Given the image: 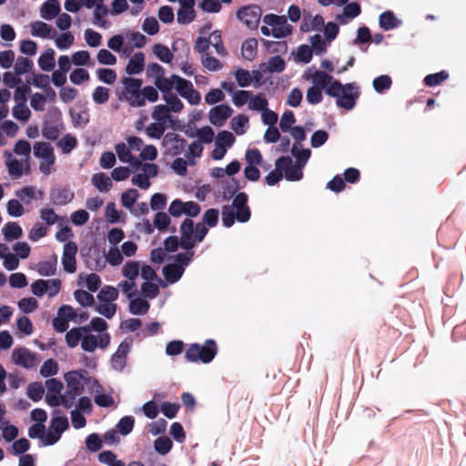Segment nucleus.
Returning <instances> with one entry per match:
<instances>
[{
    "label": "nucleus",
    "mask_w": 466,
    "mask_h": 466,
    "mask_svg": "<svg viewBox=\"0 0 466 466\" xmlns=\"http://www.w3.org/2000/svg\"><path fill=\"white\" fill-rule=\"evenodd\" d=\"M139 198V192L136 188H128L121 194V204L130 209Z\"/></svg>",
    "instance_id": "46"
},
{
    "label": "nucleus",
    "mask_w": 466,
    "mask_h": 466,
    "mask_svg": "<svg viewBox=\"0 0 466 466\" xmlns=\"http://www.w3.org/2000/svg\"><path fill=\"white\" fill-rule=\"evenodd\" d=\"M121 83L123 85V90L119 94L118 98L120 100H126L133 107H140L142 102L139 98L143 81L139 78L127 76L123 77Z\"/></svg>",
    "instance_id": "6"
},
{
    "label": "nucleus",
    "mask_w": 466,
    "mask_h": 466,
    "mask_svg": "<svg viewBox=\"0 0 466 466\" xmlns=\"http://www.w3.org/2000/svg\"><path fill=\"white\" fill-rule=\"evenodd\" d=\"M268 100L263 94L253 95L248 103V108L261 113V116H279L274 111L268 108Z\"/></svg>",
    "instance_id": "17"
},
{
    "label": "nucleus",
    "mask_w": 466,
    "mask_h": 466,
    "mask_svg": "<svg viewBox=\"0 0 466 466\" xmlns=\"http://www.w3.org/2000/svg\"><path fill=\"white\" fill-rule=\"evenodd\" d=\"M5 241L10 242L18 239L23 236V229L16 222H7L2 228Z\"/></svg>",
    "instance_id": "28"
},
{
    "label": "nucleus",
    "mask_w": 466,
    "mask_h": 466,
    "mask_svg": "<svg viewBox=\"0 0 466 466\" xmlns=\"http://www.w3.org/2000/svg\"><path fill=\"white\" fill-rule=\"evenodd\" d=\"M145 66V56L142 52L136 53L128 61L126 72L127 74L137 75L144 70Z\"/></svg>",
    "instance_id": "25"
},
{
    "label": "nucleus",
    "mask_w": 466,
    "mask_h": 466,
    "mask_svg": "<svg viewBox=\"0 0 466 466\" xmlns=\"http://www.w3.org/2000/svg\"><path fill=\"white\" fill-rule=\"evenodd\" d=\"M154 227L159 231V232H166L168 229V227L171 224V218L169 215H167L164 211H158L155 214L154 217Z\"/></svg>",
    "instance_id": "41"
},
{
    "label": "nucleus",
    "mask_w": 466,
    "mask_h": 466,
    "mask_svg": "<svg viewBox=\"0 0 466 466\" xmlns=\"http://www.w3.org/2000/svg\"><path fill=\"white\" fill-rule=\"evenodd\" d=\"M208 232V228L202 224H195L192 218H185L180 225V248L193 249L204 240Z\"/></svg>",
    "instance_id": "3"
},
{
    "label": "nucleus",
    "mask_w": 466,
    "mask_h": 466,
    "mask_svg": "<svg viewBox=\"0 0 466 466\" xmlns=\"http://www.w3.org/2000/svg\"><path fill=\"white\" fill-rule=\"evenodd\" d=\"M85 444L90 452H96L101 450L103 446V440L98 433L94 432L87 435L85 440Z\"/></svg>",
    "instance_id": "50"
},
{
    "label": "nucleus",
    "mask_w": 466,
    "mask_h": 466,
    "mask_svg": "<svg viewBox=\"0 0 466 466\" xmlns=\"http://www.w3.org/2000/svg\"><path fill=\"white\" fill-rule=\"evenodd\" d=\"M258 41L256 38H248L242 44L241 50L245 59L252 60L257 54Z\"/></svg>",
    "instance_id": "43"
},
{
    "label": "nucleus",
    "mask_w": 466,
    "mask_h": 466,
    "mask_svg": "<svg viewBox=\"0 0 466 466\" xmlns=\"http://www.w3.org/2000/svg\"><path fill=\"white\" fill-rule=\"evenodd\" d=\"M85 279L86 286L90 292H96L101 286V279L96 273H90L85 276L84 274H79V280ZM78 284L81 285V282L78 281Z\"/></svg>",
    "instance_id": "36"
},
{
    "label": "nucleus",
    "mask_w": 466,
    "mask_h": 466,
    "mask_svg": "<svg viewBox=\"0 0 466 466\" xmlns=\"http://www.w3.org/2000/svg\"><path fill=\"white\" fill-rule=\"evenodd\" d=\"M222 188V199L224 201H229L234 199L238 195V179L230 177L221 181Z\"/></svg>",
    "instance_id": "24"
},
{
    "label": "nucleus",
    "mask_w": 466,
    "mask_h": 466,
    "mask_svg": "<svg viewBox=\"0 0 466 466\" xmlns=\"http://www.w3.org/2000/svg\"><path fill=\"white\" fill-rule=\"evenodd\" d=\"M77 253V245L73 241H67L63 248L62 265L63 269L69 274L76 271V255Z\"/></svg>",
    "instance_id": "13"
},
{
    "label": "nucleus",
    "mask_w": 466,
    "mask_h": 466,
    "mask_svg": "<svg viewBox=\"0 0 466 466\" xmlns=\"http://www.w3.org/2000/svg\"><path fill=\"white\" fill-rule=\"evenodd\" d=\"M128 300V309L133 315H145L150 308L149 302L137 293Z\"/></svg>",
    "instance_id": "19"
},
{
    "label": "nucleus",
    "mask_w": 466,
    "mask_h": 466,
    "mask_svg": "<svg viewBox=\"0 0 466 466\" xmlns=\"http://www.w3.org/2000/svg\"><path fill=\"white\" fill-rule=\"evenodd\" d=\"M38 65L44 71H51L56 66L55 51L52 48L46 50L38 58Z\"/></svg>",
    "instance_id": "32"
},
{
    "label": "nucleus",
    "mask_w": 466,
    "mask_h": 466,
    "mask_svg": "<svg viewBox=\"0 0 466 466\" xmlns=\"http://www.w3.org/2000/svg\"><path fill=\"white\" fill-rule=\"evenodd\" d=\"M110 344L109 333L99 335L84 336L81 342V349L86 352H94L96 348L106 349Z\"/></svg>",
    "instance_id": "11"
},
{
    "label": "nucleus",
    "mask_w": 466,
    "mask_h": 466,
    "mask_svg": "<svg viewBox=\"0 0 466 466\" xmlns=\"http://www.w3.org/2000/svg\"><path fill=\"white\" fill-rule=\"evenodd\" d=\"M44 393L45 389L41 382H32L27 386L26 394L28 398L35 402H37L40 400H42Z\"/></svg>",
    "instance_id": "47"
},
{
    "label": "nucleus",
    "mask_w": 466,
    "mask_h": 466,
    "mask_svg": "<svg viewBox=\"0 0 466 466\" xmlns=\"http://www.w3.org/2000/svg\"><path fill=\"white\" fill-rule=\"evenodd\" d=\"M5 157V165L9 175L14 179H18L24 175V160L17 159L13 157L12 153L5 151L4 154Z\"/></svg>",
    "instance_id": "18"
},
{
    "label": "nucleus",
    "mask_w": 466,
    "mask_h": 466,
    "mask_svg": "<svg viewBox=\"0 0 466 466\" xmlns=\"http://www.w3.org/2000/svg\"><path fill=\"white\" fill-rule=\"evenodd\" d=\"M218 353V346L214 339H208L203 345L191 344L185 353L188 362L201 361L204 364L210 363Z\"/></svg>",
    "instance_id": "4"
},
{
    "label": "nucleus",
    "mask_w": 466,
    "mask_h": 466,
    "mask_svg": "<svg viewBox=\"0 0 466 466\" xmlns=\"http://www.w3.org/2000/svg\"><path fill=\"white\" fill-rule=\"evenodd\" d=\"M140 275L143 279H145V282H149L153 280H157L159 282V285L163 288L167 287V283H164L160 278L157 277V272L155 269L147 265L144 264L140 268Z\"/></svg>",
    "instance_id": "49"
},
{
    "label": "nucleus",
    "mask_w": 466,
    "mask_h": 466,
    "mask_svg": "<svg viewBox=\"0 0 466 466\" xmlns=\"http://www.w3.org/2000/svg\"><path fill=\"white\" fill-rule=\"evenodd\" d=\"M52 31V26L45 22L35 21L31 24V34L34 36L41 38L54 37L55 35L50 36ZM54 35H56V33H54Z\"/></svg>",
    "instance_id": "31"
},
{
    "label": "nucleus",
    "mask_w": 466,
    "mask_h": 466,
    "mask_svg": "<svg viewBox=\"0 0 466 466\" xmlns=\"http://www.w3.org/2000/svg\"><path fill=\"white\" fill-rule=\"evenodd\" d=\"M236 15L248 28L255 30L258 26L262 15V9L258 5H248L240 7L237 11Z\"/></svg>",
    "instance_id": "8"
},
{
    "label": "nucleus",
    "mask_w": 466,
    "mask_h": 466,
    "mask_svg": "<svg viewBox=\"0 0 466 466\" xmlns=\"http://www.w3.org/2000/svg\"><path fill=\"white\" fill-rule=\"evenodd\" d=\"M92 184L103 193L108 192L112 187V180L105 173H96L91 178Z\"/></svg>",
    "instance_id": "29"
},
{
    "label": "nucleus",
    "mask_w": 466,
    "mask_h": 466,
    "mask_svg": "<svg viewBox=\"0 0 466 466\" xmlns=\"http://www.w3.org/2000/svg\"><path fill=\"white\" fill-rule=\"evenodd\" d=\"M333 77L324 71H316L312 76V81L314 86H319V89L328 88L332 81Z\"/></svg>",
    "instance_id": "45"
},
{
    "label": "nucleus",
    "mask_w": 466,
    "mask_h": 466,
    "mask_svg": "<svg viewBox=\"0 0 466 466\" xmlns=\"http://www.w3.org/2000/svg\"><path fill=\"white\" fill-rule=\"evenodd\" d=\"M12 358L16 365H20L25 369H32L36 364L35 354L26 348L14 350Z\"/></svg>",
    "instance_id": "15"
},
{
    "label": "nucleus",
    "mask_w": 466,
    "mask_h": 466,
    "mask_svg": "<svg viewBox=\"0 0 466 466\" xmlns=\"http://www.w3.org/2000/svg\"><path fill=\"white\" fill-rule=\"evenodd\" d=\"M219 211L217 208H208L205 211L202 217V222H198V224H202L207 228H214L218 223Z\"/></svg>",
    "instance_id": "44"
},
{
    "label": "nucleus",
    "mask_w": 466,
    "mask_h": 466,
    "mask_svg": "<svg viewBox=\"0 0 466 466\" xmlns=\"http://www.w3.org/2000/svg\"><path fill=\"white\" fill-rule=\"evenodd\" d=\"M166 106L171 113H179L183 108V104L177 96L174 93L163 95Z\"/></svg>",
    "instance_id": "52"
},
{
    "label": "nucleus",
    "mask_w": 466,
    "mask_h": 466,
    "mask_svg": "<svg viewBox=\"0 0 466 466\" xmlns=\"http://www.w3.org/2000/svg\"><path fill=\"white\" fill-rule=\"evenodd\" d=\"M380 26L385 31L398 27L399 20L391 11H385L380 15Z\"/></svg>",
    "instance_id": "33"
},
{
    "label": "nucleus",
    "mask_w": 466,
    "mask_h": 466,
    "mask_svg": "<svg viewBox=\"0 0 466 466\" xmlns=\"http://www.w3.org/2000/svg\"><path fill=\"white\" fill-rule=\"evenodd\" d=\"M248 203V194L240 192L230 205H224L221 208L222 225L228 228L234 225L235 221L248 222L251 218V210Z\"/></svg>",
    "instance_id": "1"
},
{
    "label": "nucleus",
    "mask_w": 466,
    "mask_h": 466,
    "mask_svg": "<svg viewBox=\"0 0 466 466\" xmlns=\"http://www.w3.org/2000/svg\"><path fill=\"white\" fill-rule=\"evenodd\" d=\"M66 388L76 395H81L85 389V384L93 383L96 388H101L98 380L93 377L87 376L85 369L71 370L64 375Z\"/></svg>",
    "instance_id": "5"
},
{
    "label": "nucleus",
    "mask_w": 466,
    "mask_h": 466,
    "mask_svg": "<svg viewBox=\"0 0 466 466\" xmlns=\"http://www.w3.org/2000/svg\"><path fill=\"white\" fill-rule=\"evenodd\" d=\"M152 50H153L154 55L163 63L168 64L174 58L173 54L171 53L169 48L165 45L155 44L153 46Z\"/></svg>",
    "instance_id": "40"
},
{
    "label": "nucleus",
    "mask_w": 466,
    "mask_h": 466,
    "mask_svg": "<svg viewBox=\"0 0 466 466\" xmlns=\"http://www.w3.org/2000/svg\"><path fill=\"white\" fill-rule=\"evenodd\" d=\"M57 267V256L54 253L48 260L39 261L36 264V271L43 277H50L56 274Z\"/></svg>",
    "instance_id": "22"
},
{
    "label": "nucleus",
    "mask_w": 466,
    "mask_h": 466,
    "mask_svg": "<svg viewBox=\"0 0 466 466\" xmlns=\"http://www.w3.org/2000/svg\"><path fill=\"white\" fill-rule=\"evenodd\" d=\"M162 145L167 148L168 154L179 156L185 150L187 141L176 133L167 132L163 137Z\"/></svg>",
    "instance_id": "12"
},
{
    "label": "nucleus",
    "mask_w": 466,
    "mask_h": 466,
    "mask_svg": "<svg viewBox=\"0 0 466 466\" xmlns=\"http://www.w3.org/2000/svg\"><path fill=\"white\" fill-rule=\"evenodd\" d=\"M6 210L10 217L19 218L24 215L25 208L21 202L16 198L8 200L6 204Z\"/></svg>",
    "instance_id": "59"
},
{
    "label": "nucleus",
    "mask_w": 466,
    "mask_h": 466,
    "mask_svg": "<svg viewBox=\"0 0 466 466\" xmlns=\"http://www.w3.org/2000/svg\"><path fill=\"white\" fill-rule=\"evenodd\" d=\"M94 307L98 314L104 316L108 319H112L115 316L117 309V306L115 303L100 302V304L96 305Z\"/></svg>",
    "instance_id": "55"
},
{
    "label": "nucleus",
    "mask_w": 466,
    "mask_h": 466,
    "mask_svg": "<svg viewBox=\"0 0 466 466\" xmlns=\"http://www.w3.org/2000/svg\"><path fill=\"white\" fill-rule=\"evenodd\" d=\"M133 339L130 337L124 339L118 345L115 353L112 354L110 364L113 370L122 371L126 365L127 355L131 351Z\"/></svg>",
    "instance_id": "9"
},
{
    "label": "nucleus",
    "mask_w": 466,
    "mask_h": 466,
    "mask_svg": "<svg viewBox=\"0 0 466 466\" xmlns=\"http://www.w3.org/2000/svg\"><path fill=\"white\" fill-rule=\"evenodd\" d=\"M74 297L76 301L82 307L96 306L95 298L90 291L87 292L84 289H79L75 290Z\"/></svg>",
    "instance_id": "35"
},
{
    "label": "nucleus",
    "mask_w": 466,
    "mask_h": 466,
    "mask_svg": "<svg viewBox=\"0 0 466 466\" xmlns=\"http://www.w3.org/2000/svg\"><path fill=\"white\" fill-rule=\"evenodd\" d=\"M35 157L42 160L39 169L47 175L50 173V166L55 164L56 156L53 147L47 142H35L33 147Z\"/></svg>",
    "instance_id": "7"
},
{
    "label": "nucleus",
    "mask_w": 466,
    "mask_h": 466,
    "mask_svg": "<svg viewBox=\"0 0 466 466\" xmlns=\"http://www.w3.org/2000/svg\"><path fill=\"white\" fill-rule=\"evenodd\" d=\"M135 425V419L133 416L122 417L116 425V430L119 434L127 436L132 432Z\"/></svg>",
    "instance_id": "37"
},
{
    "label": "nucleus",
    "mask_w": 466,
    "mask_h": 466,
    "mask_svg": "<svg viewBox=\"0 0 466 466\" xmlns=\"http://www.w3.org/2000/svg\"><path fill=\"white\" fill-rule=\"evenodd\" d=\"M155 86L163 93V95H167L172 93V88L174 86L176 87V81L173 78V75L170 76V78H167L162 76L161 77L159 76L156 78Z\"/></svg>",
    "instance_id": "48"
},
{
    "label": "nucleus",
    "mask_w": 466,
    "mask_h": 466,
    "mask_svg": "<svg viewBox=\"0 0 466 466\" xmlns=\"http://www.w3.org/2000/svg\"><path fill=\"white\" fill-rule=\"evenodd\" d=\"M54 283L56 285V280H47V279H36L31 284V291L36 297H43L48 291V284Z\"/></svg>",
    "instance_id": "42"
},
{
    "label": "nucleus",
    "mask_w": 466,
    "mask_h": 466,
    "mask_svg": "<svg viewBox=\"0 0 466 466\" xmlns=\"http://www.w3.org/2000/svg\"><path fill=\"white\" fill-rule=\"evenodd\" d=\"M303 168H304V167H300L297 163H295V164L292 163L290 167H289L288 170H286L285 174H283L284 177L288 181H292V182L299 181L303 177V170H302Z\"/></svg>",
    "instance_id": "58"
},
{
    "label": "nucleus",
    "mask_w": 466,
    "mask_h": 466,
    "mask_svg": "<svg viewBox=\"0 0 466 466\" xmlns=\"http://www.w3.org/2000/svg\"><path fill=\"white\" fill-rule=\"evenodd\" d=\"M449 74L445 70H441L438 73L426 76L423 82L427 86H436L447 80Z\"/></svg>",
    "instance_id": "54"
},
{
    "label": "nucleus",
    "mask_w": 466,
    "mask_h": 466,
    "mask_svg": "<svg viewBox=\"0 0 466 466\" xmlns=\"http://www.w3.org/2000/svg\"><path fill=\"white\" fill-rule=\"evenodd\" d=\"M159 293V288L157 284L149 282H144L141 285V294L144 299H154L156 298Z\"/></svg>",
    "instance_id": "61"
},
{
    "label": "nucleus",
    "mask_w": 466,
    "mask_h": 466,
    "mask_svg": "<svg viewBox=\"0 0 466 466\" xmlns=\"http://www.w3.org/2000/svg\"><path fill=\"white\" fill-rule=\"evenodd\" d=\"M49 427L62 435L69 428L68 419L66 415L61 414L60 410H55L52 413Z\"/></svg>",
    "instance_id": "21"
},
{
    "label": "nucleus",
    "mask_w": 466,
    "mask_h": 466,
    "mask_svg": "<svg viewBox=\"0 0 466 466\" xmlns=\"http://www.w3.org/2000/svg\"><path fill=\"white\" fill-rule=\"evenodd\" d=\"M167 202V198L164 193H155L151 196L149 206L152 210L161 211L163 210Z\"/></svg>",
    "instance_id": "56"
},
{
    "label": "nucleus",
    "mask_w": 466,
    "mask_h": 466,
    "mask_svg": "<svg viewBox=\"0 0 466 466\" xmlns=\"http://www.w3.org/2000/svg\"><path fill=\"white\" fill-rule=\"evenodd\" d=\"M33 67V62L25 56H19L15 65V73L17 76L29 72Z\"/></svg>",
    "instance_id": "62"
},
{
    "label": "nucleus",
    "mask_w": 466,
    "mask_h": 466,
    "mask_svg": "<svg viewBox=\"0 0 466 466\" xmlns=\"http://www.w3.org/2000/svg\"><path fill=\"white\" fill-rule=\"evenodd\" d=\"M75 198V194L67 187L54 186L50 189L49 198L54 206H66Z\"/></svg>",
    "instance_id": "14"
},
{
    "label": "nucleus",
    "mask_w": 466,
    "mask_h": 466,
    "mask_svg": "<svg viewBox=\"0 0 466 466\" xmlns=\"http://www.w3.org/2000/svg\"><path fill=\"white\" fill-rule=\"evenodd\" d=\"M173 78L176 81V89L178 94L187 100V102L191 105H198L200 102L201 96L198 91H197L193 84L179 76L173 75Z\"/></svg>",
    "instance_id": "10"
},
{
    "label": "nucleus",
    "mask_w": 466,
    "mask_h": 466,
    "mask_svg": "<svg viewBox=\"0 0 466 466\" xmlns=\"http://www.w3.org/2000/svg\"><path fill=\"white\" fill-rule=\"evenodd\" d=\"M184 272V268L177 267L173 262L166 264L162 268L163 276L168 284L177 282L182 278Z\"/></svg>",
    "instance_id": "23"
},
{
    "label": "nucleus",
    "mask_w": 466,
    "mask_h": 466,
    "mask_svg": "<svg viewBox=\"0 0 466 466\" xmlns=\"http://www.w3.org/2000/svg\"><path fill=\"white\" fill-rule=\"evenodd\" d=\"M99 302L113 303L118 298V291L113 286H104L96 296Z\"/></svg>",
    "instance_id": "34"
},
{
    "label": "nucleus",
    "mask_w": 466,
    "mask_h": 466,
    "mask_svg": "<svg viewBox=\"0 0 466 466\" xmlns=\"http://www.w3.org/2000/svg\"><path fill=\"white\" fill-rule=\"evenodd\" d=\"M59 367L54 359L46 360L40 368V374L45 378H50L58 373Z\"/></svg>",
    "instance_id": "51"
},
{
    "label": "nucleus",
    "mask_w": 466,
    "mask_h": 466,
    "mask_svg": "<svg viewBox=\"0 0 466 466\" xmlns=\"http://www.w3.org/2000/svg\"><path fill=\"white\" fill-rule=\"evenodd\" d=\"M60 12V5L57 0L46 1L40 9L41 17L46 20H52Z\"/></svg>",
    "instance_id": "27"
},
{
    "label": "nucleus",
    "mask_w": 466,
    "mask_h": 466,
    "mask_svg": "<svg viewBox=\"0 0 466 466\" xmlns=\"http://www.w3.org/2000/svg\"><path fill=\"white\" fill-rule=\"evenodd\" d=\"M173 447L172 441L167 436H161L154 441V449L159 455L167 454Z\"/></svg>",
    "instance_id": "39"
},
{
    "label": "nucleus",
    "mask_w": 466,
    "mask_h": 466,
    "mask_svg": "<svg viewBox=\"0 0 466 466\" xmlns=\"http://www.w3.org/2000/svg\"><path fill=\"white\" fill-rule=\"evenodd\" d=\"M391 78L387 75L380 76L373 80V87L378 93H382L391 86Z\"/></svg>",
    "instance_id": "64"
},
{
    "label": "nucleus",
    "mask_w": 466,
    "mask_h": 466,
    "mask_svg": "<svg viewBox=\"0 0 466 466\" xmlns=\"http://www.w3.org/2000/svg\"><path fill=\"white\" fill-rule=\"evenodd\" d=\"M290 153L296 159L295 163L300 167H305L311 156V150L304 148L300 143H294Z\"/></svg>",
    "instance_id": "26"
},
{
    "label": "nucleus",
    "mask_w": 466,
    "mask_h": 466,
    "mask_svg": "<svg viewBox=\"0 0 466 466\" xmlns=\"http://www.w3.org/2000/svg\"><path fill=\"white\" fill-rule=\"evenodd\" d=\"M235 140V137L230 131L223 130L218 132L216 143L228 149L234 145Z\"/></svg>",
    "instance_id": "63"
},
{
    "label": "nucleus",
    "mask_w": 466,
    "mask_h": 466,
    "mask_svg": "<svg viewBox=\"0 0 466 466\" xmlns=\"http://www.w3.org/2000/svg\"><path fill=\"white\" fill-rule=\"evenodd\" d=\"M262 123L268 126L264 134V140L266 143H276L280 139V133L277 127L279 118H261Z\"/></svg>",
    "instance_id": "20"
},
{
    "label": "nucleus",
    "mask_w": 466,
    "mask_h": 466,
    "mask_svg": "<svg viewBox=\"0 0 466 466\" xmlns=\"http://www.w3.org/2000/svg\"><path fill=\"white\" fill-rule=\"evenodd\" d=\"M62 118H45L42 127V136L50 141H56L63 128Z\"/></svg>",
    "instance_id": "16"
},
{
    "label": "nucleus",
    "mask_w": 466,
    "mask_h": 466,
    "mask_svg": "<svg viewBox=\"0 0 466 466\" xmlns=\"http://www.w3.org/2000/svg\"><path fill=\"white\" fill-rule=\"evenodd\" d=\"M30 442L25 438H20L15 441L11 446V453L13 455H24L30 449Z\"/></svg>",
    "instance_id": "60"
},
{
    "label": "nucleus",
    "mask_w": 466,
    "mask_h": 466,
    "mask_svg": "<svg viewBox=\"0 0 466 466\" xmlns=\"http://www.w3.org/2000/svg\"><path fill=\"white\" fill-rule=\"evenodd\" d=\"M81 254L83 257H85V263L86 268L90 270L100 271L104 268L105 262L102 261V258L98 253L95 258L91 257L89 252L86 255L83 254V252Z\"/></svg>",
    "instance_id": "57"
},
{
    "label": "nucleus",
    "mask_w": 466,
    "mask_h": 466,
    "mask_svg": "<svg viewBox=\"0 0 466 466\" xmlns=\"http://www.w3.org/2000/svg\"><path fill=\"white\" fill-rule=\"evenodd\" d=\"M326 93L337 98L336 104L339 107L347 110L352 109L355 106L356 100L360 96V92L354 83L342 85L339 80H334L326 88Z\"/></svg>",
    "instance_id": "2"
},
{
    "label": "nucleus",
    "mask_w": 466,
    "mask_h": 466,
    "mask_svg": "<svg viewBox=\"0 0 466 466\" xmlns=\"http://www.w3.org/2000/svg\"><path fill=\"white\" fill-rule=\"evenodd\" d=\"M122 274L128 280L135 281L139 275V262L128 260L123 266Z\"/></svg>",
    "instance_id": "38"
},
{
    "label": "nucleus",
    "mask_w": 466,
    "mask_h": 466,
    "mask_svg": "<svg viewBox=\"0 0 466 466\" xmlns=\"http://www.w3.org/2000/svg\"><path fill=\"white\" fill-rule=\"evenodd\" d=\"M167 128H168V126L165 124L164 120H157L147 127L146 133L150 138L159 139L162 137H164Z\"/></svg>",
    "instance_id": "30"
},
{
    "label": "nucleus",
    "mask_w": 466,
    "mask_h": 466,
    "mask_svg": "<svg viewBox=\"0 0 466 466\" xmlns=\"http://www.w3.org/2000/svg\"><path fill=\"white\" fill-rule=\"evenodd\" d=\"M76 145V138L70 134H66L57 142V147L61 148L63 154H69Z\"/></svg>",
    "instance_id": "53"
}]
</instances>
